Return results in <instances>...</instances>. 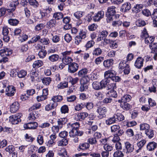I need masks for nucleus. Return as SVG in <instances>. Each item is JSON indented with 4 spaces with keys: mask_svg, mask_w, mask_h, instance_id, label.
<instances>
[{
    "mask_svg": "<svg viewBox=\"0 0 157 157\" xmlns=\"http://www.w3.org/2000/svg\"><path fill=\"white\" fill-rule=\"evenodd\" d=\"M144 59L141 57L138 58L135 63V66L138 69L141 68L143 66Z\"/></svg>",
    "mask_w": 157,
    "mask_h": 157,
    "instance_id": "nucleus-15",
    "label": "nucleus"
},
{
    "mask_svg": "<svg viewBox=\"0 0 157 157\" xmlns=\"http://www.w3.org/2000/svg\"><path fill=\"white\" fill-rule=\"evenodd\" d=\"M146 142V141L143 139L137 143V145L139 147V149L136 151L137 153H138L140 151L141 149L142 148L145 144Z\"/></svg>",
    "mask_w": 157,
    "mask_h": 157,
    "instance_id": "nucleus-32",
    "label": "nucleus"
},
{
    "mask_svg": "<svg viewBox=\"0 0 157 157\" xmlns=\"http://www.w3.org/2000/svg\"><path fill=\"white\" fill-rule=\"evenodd\" d=\"M136 24L138 26H143L146 25L145 22L141 19H138L136 22Z\"/></svg>",
    "mask_w": 157,
    "mask_h": 157,
    "instance_id": "nucleus-57",
    "label": "nucleus"
},
{
    "mask_svg": "<svg viewBox=\"0 0 157 157\" xmlns=\"http://www.w3.org/2000/svg\"><path fill=\"white\" fill-rule=\"evenodd\" d=\"M148 34L147 33L146 29L144 28L141 32V37L142 38L144 39L145 38L148 37Z\"/></svg>",
    "mask_w": 157,
    "mask_h": 157,
    "instance_id": "nucleus-60",
    "label": "nucleus"
},
{
    "mask_svg": "<svg viewBox=\"0 0 157 157\" xmlns=\"http://www.w3.org/2000/svg\"><path fill=\"white\" fill-rule=\"evenodd\" d=\"M79 65L76 63H72L68 66V71L69 72L74 73L77 71Z\"/></svg>",
    "mask_w": 157,
    "mask_h": 157,
    "instance_id": "nucleus-8",
    "label": "nucleus"
},
{
    "mask_svg": "<svg viewBox=\"0 0 157 157\" xmlns=\"http://www.w3.org/2000/svg\"><path fill=\"white\" fill-rule=\"evenodd\" d=\"M88 71L87 68H84L79 71L78 73V75L79 77H84L85 76H88L87 75Z\"/></svg>",
    "mask_w": 157,
    "mask_h": 157,
    "instance_id": "nucleus-28",
    "label": "nucleus"
},
{
    "mask_svg": "<svg viewBox=\"0 0 157 157\" xmlns=\"http://www.w3.org/2000/svg\"><path fill=\"white\" fill-rule=\"evenodd\" d=\"M116 73L114 70H109L105 72V77L109 78L115 82H119L121 80V78L118 76H116Z\"/></svg>",
    "mask_w": 157,
    "mask_h": 157,
    "instance_id": "nucleus-1",
    "label": "nucleus"
},
{
    "mask_svg": "<svg viewBox=\"0 0 157 157\" xmlns=\"http://www.w3.org/2000/svg\"><path fill=\"white\" fill-rule=\"evenodd\" d=\"M68 143L67 139L64 138L59 140L58 142V145L59 146H64L66 145Z\"/></svg>",
    "mask_w": 157,
    "mask_h": 157,
    "instance_id": "nucleus-40",
    "label": "nucleus"
},
{
    "mask_svg": "<svg viewBox=\"0 0 157 157\" xmlns=\"http://www.w3.org/2000/svg\"><path fill=\"white\" fill-rule=\"evenodd\" d=\"M113 60L112 59L105 60L103 62V65L105 67L109 68L113 64Z\"/></svg>",
    "mask_w": 157,
    "mask_h": 157,
    "instance_id": "nucleus-31",
    "label": "nucleus"
},
{
    "mask_svg": "<svg viewBox=\"0 0 157 157\" xmlns=\"http://www.w3.org/2000/svg\"><path fill=\"white\" fill-rule=\"evenodd\" d=\"M121 106L123 109L128 110L132 108V106L127 102H120Z\"/></svg>",
    "mask_w": 157,
    "mask_h": 157,
    "instance_id": "nucleus-34",
    "label": "nucleus"
},
{
    "mask_svg": "<svg viewBox=\"0 0 157 157\" xmlns=\"http://www.w3.org/2000/svg\"><path fill=\"white\" fill-rule=\"evenodd\" d=\"M115 8V7L114 6L108 7L107 10V12L106 14L107 17L106 20L108 23H109L113 20V17L116 13Z\"/></svg>",
    "mask_w": 157,
    "mask_h": 157,
    "instance_id": "nucleus-2",
    "label": "nucleus"
},
{
    "mask_svg": "<svg viewBox=\"0 0 157 157\" xmlns=\"http://www.w3.org/2000/svg\"><path fill=\"white\" fill-rule=\"evenodd\" d=\"M88 113L86 112L78 113L75 116V118L79 121L84 120L88 116Z\"/></svg>",
    "mask_w": 157,
    "mask_h": 157,
    "instance_id": "nucleus-19",
    "label": "nucleus"
},
{
    "mask_svg": "<svg viewBox=\"0 0 157 157\" xmlns=\"http://www.w3.org/2000/svg\"><path fill=\"white\" fill-rule=\"evenodd\" d=\"M38 112L36 110H33L29 114L28 117V119L29 121H34L38 117Z\"/></svg>",
    "mask_w": 157,
    "mask_h": 157,
    "instance_id": "nucleus-21",
    "label": "nucleus"
},
{
    "mask_svg": "<svg viewBox=\"0 0 157 157\" xmlns=\"http://www.w3.org/2000/svg\"><path fill=\"white\" fill-rule=\"evenodd\" d=\"M27 75V72L24 70H21L17 72V76L19 78L24 77Z\"/></svg>",
    "mask_w": 157,
    "mask_h": 157,
    "instance_id": "nucleus-53",
    "label": "nucleus"
},
{
    "mask_svg": "<svg viewBox=\"0 0 157 157\" xmlns=\"http://www.w3.org/2000/svg\"><path fill=\"white\" fill-rule=\"evenodd\" d=\"M104 12L103 11H98L93 17V20L95 22L99 21L104 16Z\"/></svg>",
    "mask_w": 157,
    "mask_h": 157,
    "instance_id": "nucleus-11",
    "label": "nucleus"
},
{
    "mask_svg": "<svg viewBox=\"0 0 157 157\" xmlns=\"http://www.w3.org/2000/svg\"><path fill=\"white\" fill-rule=\"evenodd\" d=\"M28 2L31 6H33L34 7H38L39 5L38 2L36 0H29Z\"/></svg>",
    "mask_w": 157,
    "mask_h": 157,
    "instance_id": "nucleus-56",
    "label": "nucleus"
},
{
    "mask_svg": "<svg viewBox=\"0 0 157 157\" xmlns=\"http://www.w3.org/2000/svg\"><path fill=\"white\" fill-rule=\"evenodd\" d=\"M95 42L93 40H90L87 42L85 47L87 48H90L94 44Z\"/></svg>",
    "mask_w": 157,
    "mask_h": 157,
    "instance_id": "nucleus-63",
    "label": "nucleus"
},
{
    "mask_svg": "<svg viewBox=\"0 0 157 157\" xmlns=\"http://www.w3.org/2000/svg\"><path fill=\"white\" fill-rule=\"evenodd\" d=\"M92 85L93 88L96 90H98L101 89L100 82H93Z\"/></svg>",
    "mask_w": 157,
    "mask_h": 157,
    "instance_id": "nucleus-50",
    "label": "nucleus"
},
{
    "mask_svg": "<svg viewBox=\"0 0 157 157\" xmlns=\"http://www.w3.org/2000/svg\"><path fill=\"white\" fill-rule=\"evenodd\" d=\"M63 14L61 12H56L53 14V17L54 19L59 20L63 18Z\"/></svg>",
    "mask_w": 157,
    "mask_h": 157,
    "instance_id": "nucleus-35",
    "label": "nucleus"
},
{
    "mask_svg": "<svg viewBox=\"0 0 157 157\" xmlns=\"http://www.w3.org/2000/svg\"><path fill=\"white\" fill-rule=\"evenodd\" d=\"M8 22L11 25H16L18 24L19 21L17 19L11 18L8 20Z\"/></svg>",
    "mask_w": 157,
    "mask_h": 157,
    "instance_id": "nucleus-54",
    "label": "nucleus"
},
{
    "mask_svg": "<svg viewBox=\"0 0 157 157\" xmlns=\"http://www.w3.org/2000/svg\"><path fill=\"white\" fill-rule=\"evenodd\" d=\"M58 154L61 157H67V151L64 149L61 150L58 152Z\"/></svg>",
    "mask_w": 157,
    "mask_h": 157,
    "instance_id": "nucleus-52",
    "label": "nucleus"
},
{
    "mask_svg": "<svg viewBox=\"0 0 157 157\" xmlns=\"http://www.w3.org/2000/svg\"><path fill=\"white\" fill-rule=\"evenodd\" d=\"M128 66H129L128 64L126 61L124 60H122L120 63L119 67V69H122Z\"/></svg>",
    "mask_w": 157,
    "mask_h": 157,
    "instance_id": "nucleus-44",
    "label": "nucleus"
},
{
    "mask_svg": "<svg viewBox=\"0 0 157 157\" xmlns=\"http://www.w3.org/2000/svg\"><path fill=\"white\" fill-rule=\"evenodd\" d=\"M116 121V116H115L112 117L108 118L105 121V123L107 125H110L114 123Z\"/></svg>",
    "mask_w": 157,
    "mask_h": 157,
    "instance_id": "nucleus-36",
    "label": "nucleus"
},
{
    "mask_svg": "<svg viewBox=\"0 0 157 157\" xmlns=\"http://www.w3.org/2000/svg\"><path fill=\"white\" fill-rule=\"evenodd\" d=\"M67 121V119L66 118H60L58 119L57 122L60 128L62 127L63 125L65 124Z\"/></svg>",
    "mask_w": 157,
    "mask_h": 157,
    "instance_id": "nucleus-33",
    "label": "nucleus"
},
{
    "mask_svg": "<svg viewBox=\"0 0 157 157\" xmlns=\"http://www.w3.org/2000/svg\"><path fill=\"white\" fill-rule=\"evenodd\" d=\"M12 53V51L10 48H4L0 50V54L1 56H9Z\"/></svg>",
    "mask_w": 157,
    "mask_h": 157,
    "instance_id": "nucleus-16",
    "label": "nucleus"
},
{
    "mask_svg": "<svg viewBox=\"0 0 157 157\" xmlns=\"http://www.w3.org/2000/svg\"><path fill=\"white\" fill-rule=\"evenodd\" d=\"M73 61V59L70 56L63 57L62 58L63 63L66 65H69Z\"/></svg>",
    "mask_w": 157,
    "mask_h": 157,
    "instance_id": "nucleus-26",
    "label": "nucleus"
},
{
    "mask_svg": "<svg viewBox=\"0 0 157 157\" xmlns=\"http://www.w3.org/2000/svg\"><path fill=\"white\" fill-rule=\"evenodd\" d=\"M157 144L154 142H149L147 145V148L149 151H152L154 150L156 148Z\"/></svg>",
    "mask_w": 157,
    "mask_h": 157,
    "instance_id": "nucleus-25",
    "label": "nucleus"
},
{
    "mask_svg": "<svg viewBox=\"0 0 157 157\" xmlns=\"http://www.w3.org/2000/svg\"><path fill=\"white\" fill-rule=\"evenodd\" d=\"M90 78L88 76H85L82 78L80 80V84H89Z\"/></svg>",
    "mask_w": 157,
    "mask_h": 157,
    "instance_id": "nucleus-41",
    "label": "nucleus"
},
{
    "mask_svg": "<svg viewBox=\"0 0 157 157\" xmlns=\"http://www.w3.org/2000/svg\"><path fill=\"white\" fill-rule=\"evenodd\" d=\"M3 87L5 88L6 94L8 96H12L15 94L16 90L15 87L12 86H10L8 84H3Z\"/></svg>",
    "mask_w": 157,
    "mask_h": 157,
    "instance_id": "nucleus-5",
    "label": "nucleus"
},
{
    "mask_svg": "<svg viewBox=\"0 0 157 157\" xmlns=\"http://www.w3.org/2000/svg\"><path fill=\"white\" fill-rule=\"evenodd\" d=\"M84 13V12L82 11H77L74 13V15L76 18L79 19L82 17Z\"/></svg>",
    "mask_w": 157,
    "mask_h": 157,
    "instance_id": "nucleus-59",
    "label": "nucleus"
},
{
    "mask_svg": "<svg viewBox=\"0 0 157 157\" xmlns=\"http://www.w3.org/2000/svg\"><path fill=\"white\" fill-rule=\"evenodd\" d=\"M69 132V136L71 137H75L77 136H81L83 134V132L78 130L71 129Z\"/></svg>",
    "mask_w": 157,
    "mask_h": 157,
    "instance_id": "nucleus-14",
    "label": "nucleus"
},
{
    "mask_svg": "<svg viewBox=\"0 0 157 157\" xmlns=\"http://www.w3.org/2000/svg\"><path fill=\"white\" fill-rule=\"evenodd\" d=\"M15 150L14 147L12 145L8 146L5 149L6 151L9 152L10 154L12 153Z\"/></svg>",
    "mask_w": 157,
    "mask_h": 157,
    "instance_id": "nucleus-55",
    "label": "nucleus"
},
{
    "mask_svg": "<svg viewBox=\"0 0 157 157\" xmlns=\"http://www.w3.org/2000/svg\"><path fill=\"white\" fill-rule=\"evenodd\" d=\"M67 128L69 130L75 129L78 130V128L79 127V124L77 122L72 124L69 123L67 124Z\"/></svg>",
    "mask_w": 157,
    "mask_h": 157,
    "instance_id": "nucleus-23",
    "label": "nucleus"
},
{
    "mask_svg": "<svg viewBox=\"0 0 157 157\" xmlns=\"http://www.w3.org/2000/svg\"><path fill=\"white\" fill-rule=\"evenodd\" d=\"M60 111L62 113L65 114L67 113L69 111V109L67 105H64L60 108Z\"/></svg>",
    "mask_w": 157,
    "mask_h": 157,
    "instance_id": "nucleus-58",
    "label": "nucleus"
},
{
    "mask_svg": "<svg viewBox=\"0 0 157 157\" xmlns=\"http://www.w3.org/2000/svg\"><path fill=\"white\" fill-rule=\"evenodd\" d=\"M143 7L142 4H137L132 8V11L136 13H138L140 11V10Z\"/></svg>",
    "mask_w": 157,
    "mask_h": 157,
    "instance_id": "nucleus-45",
    "label": "nucleus"
},
{
    "mask_svg": "<svg viewBox=\"0 0 157 157\" xmlns=\"http://www.w3.org/2000/svg\"><path fill=\"white\" fill-rule=\"evenodd\" d=\"M124 147H122V150L128 157L131 155L134 149V146L129 142L127 141L124 143Z\"/></svg>",
    "mask_w": 157,
    "mask_h": 157,
    "instance_id": "nucleus-3",
    "label": "nucleus"
},
{
    "mask_svg": "<svg viewBox=\"0 0 157 157\" xmlns=\"http://www.w3.org/2000/svg\"><path fill=\"white\" fill-rule=\"evenodd\" d=\"M63 100V97L61 95L54 96L52 98V100L53 102H56L61 101Z\"/></svg>",
    "mask_w": 157,
    "mask_h": 157,
    "instance_id": "nucleus-39",
    "label": "nucleus"
},
{
    "mask_svg": "<svg viewBox=\"0 0 157 157\" xmlns=\"http://www.w3.org/2000/svg\"><path fill=\"white\" fill-rule=\"evenodd\" d=\"M115 116H116L117 121H121L124 119V116L121 113H117Z\"/></svg>",
    "mask_w": 157,
    "mask_h": 157,
    "instance_id": "nucleus-47",
    "label": "nucleus"
},
{
    "mask_svg": "<svg viewBox=\"0 0 157 157\" xmlns=\"http://www.w3.org/2000/svg\"><path fill=\"white\" fill-rule=\"evenodd\" d=\"M43 83L46 86L48 85L52 81L51 78L49 77H44L42 79Z\"/></svg>",
    "mask_w": 157,
    "mask_h": 157,
    "instance_id": "nucleus-43",
    "label": "nucleus"
},
{
    "mask_svg": "<svg viewBox=\"0 0 157 157\" xmlns=\"http://www.w3.org/2000/svg\"><path fill=\"white\" fill-rule=\"evenodd\" d=\"M107 94L109 95V97L116 98L117 96V94L116 91L114 90H111L109 91Z\"/></svg>",
    "mask_w": 157,
    "mask_h": 157,
    "instance_id": "nucleus-48",
    "label": "nucleus"
},
{
    "mask_svg": "<svg viewBox=\"0 0 157 157\" xmlns=\"http://www.w3.org/2000/svg\"><path fill=\"white\" fill-rule=\"evenodd\" d=\"M90 147V144L88 143L85 142L80 143L78 146L77 150L79 151L81 150H85L88 149Z\"/></svg>",
    "mask_w": 157,
    "mask_h": 157,
    "instance_id": "nucleus-20",
    "label": "nucleus"
},
{
    "mask_svg": "<svg viewBox=\"0 0 157 157\" xmlns=\"http://www.w3.org/2000/svg\"><path fill=\"white\" fill-rule=\"evenodd\" d=\"M102 53L101 49L99 48H95L93 51L92 53L94 55L98 56L100 55Z\"/></svg>",
    "mask_w": 157,
    "mask_h": 157,
    "instance_id": "nucleus-46",
    "label": "nucleus"
},
{
    "mask_svg": "<svg viewBox=\"0 0 157 157\" xmlns=\"http://www.w3.org/2000/svg\"><path fill=\"white\" fill-rule=\"evenodd\" d=\"M47 54V52L44 49L40 50L39 52L38 55L40 58H44L45 57Z\"/></svg>",
    "mask_w": 157,
    "mask_h": 157,
    "instance_id": "nucleus-51",
    "label": "nucleus"
},
{
    "mask_svg": "<svg viewBox=\"0 0 157 157\" xmlns=\"http://www.w3.org/2000/svg\"><path fill=\"white\" fill-rule=\"evenodd\" d=\"M109 78L105 77V78L103 79L100 82L101 85L100 87H101V89L105 88L107 86H108V84H109L110 82V80Z\"/></svg>",
    "mask_w": 157,
    "mask_h": 157,
    "instance_id": "nucleus-27",
    "label": "nucleus"
},
{
    "mask_svg": "<svg viewBox=\"0 0 157 157\" xmlns=\"http://www.w3.org/2000/svg\"><path fill=\"white\" fill-rule=\"evenodd\" d=\"M58 104L56 102H53L52 101L49 104L47 105L45 107V109L47 111L56 108Z\"/></svg>",
    "mask_w": 157,
    "mask_h": 157,
    "instance_id": "nucleus-29",
    "label": "nucleus"
},
{
    "mask_svg": "<svg viewBox=\"0 0 157 157\" xmlns=\"http://www.w3.org/2000/svg\"><path fill=\"white\" fill-rule=\"evenodd\" d=\"M115 148L117 150L113 154V157H124V153L122 150V146L121 143H118L115 144Z\"/></svg>",
    "mask_w": 157,
    "mask_h": 157,
    "instance_id": "nucleus-4",
    "label": "nucleus"
},
{
    "mask_svg": "<svg viewBox=\"0 0 157 157\" xmlns=\"http://www.w3.org/2000/svg\"><path fill=\"white\" fill-rule=\"evenodd\" d=\"M131 4L129 2H126L123 4L121 8V11L123 12H126L131 9Z\"/></svg>",
    "mask_w": 157,
    "mask_h": 157,
    "instance_id": "nucleus-17",
    "label": "nucleus"
},
{
    "mask_svg": "<svg viewBox=\"0 0 157 157\" xmlns=\"http://www.w3.org/2000/svg\"><path fill=\"white\" fill-rule=\"evenodd\" d=\"M140 128L141 130L145 131V132L150 129V126L148 124L144 123L140 124Z\"/></svg>",
    "mask_w": 157,
    "mask_h": 157,
    "instance_id": "nucleus-38",
    "label": "nucleus"
},
{
    "mask_svg": "<svg viewBox=\"0 0 157 157\" xmlns=\"http://www.w3.org/2000/svg\"><path fill=\"white\" fill-rule=\"evenodd\" d=\"M41 106V104L40 103L35 104L33 105L29 109L30 111L34 110L35 109H37L40 108Z\"/></svg>",
    "mask_w": 157,
    "mask_h": 157,
    "instance_id": "nucleus-61",
    "label": "nucleus"
},
{
    "mask_svg": "<svg viewBox=\"0 0 157 157\" xmlns=\"http://www.w3.org/2000/svg\"><path fill=\"white\" fill-rule=\"evenodd\" d=\"M56 23V21L55 19H51L47 22L46 25L48 29H51L55 27Z\"/></svg>",
    "mask_w": 157,
    "mask_h": 157,
    "instance_id": "nucleus-24",
    "label": "nucleus"
},
{
    "mask_svg": "<svg viewBox=\"0 0 157 157\" xmlns=\"http://www.w3.org/2000/svg\"><path fill=\"white\" fill-rule=\"evenodd\" d=\"M19 4L18 1L11 2L9 5V10L11 12L14 11L16 9L17 6Z\"/></svg>",
    "mask_w": 157,
    "mask_h": 157,
    "instance_id": "nucleus-22",
    "label": "nucleus"
},
{
    "mask_svg": "<svg viewBox=\"0 0 157 157\" xmlns=\"http://www.w3.org/2000/svg\"><path fill=\"white\" fill-rule=\"evenodd\" d=\"M10 30V29L7 26H4L3 28L2 31V34L3 35V39L6 42H7L10 40V38L8 35L9 31Z\"/></svg>",
    "mask_w": 157,
    "mask_h": 157,
    "instance_id": "nucleus-9",
    "label": "nucleus"
},
{
    "mask_svg": "<svg viewBox=\"0 0 157 157\" xmlns=\"http://www.w3.org/2000/svg\"><path fill=\"white\" fill-rule=\"evenodd\" d=\"M38 76L37 73L35 71L33 70L31 71L30 73V76L31 79V81L33 82L35 78L37 77Z\"/></svg>",
    "mask_w": 157,
    "mask_h": 157,
    "instance_id": "nucleus-49",
    "label": "nucleus"
},
{
    "mask_svg": "<svg viewBox=\"0 0 157 157\" xmlns=\"http://www.w3.org/2000/svg\"><path fill=\"white\" fill-rule=\"evenodd\" d=\"M108 109L107 108L103 106H99L97 107L96 112L99 114L98 117L100 118L105 117L106 116Z\"/></svg>",
    "mask_w": 157,
    "mask_h": 157,
    "instance_id": "nucleus-7",
    "label": "nucleus"
},
{
    "mask_svg": "<svg viewBox=\"0 0 157 157\" xmlns=\"http://www.w3.org/2000/svg\"><path fill=\"white\" fill-rule=\"evenodd\" d=\"M145 134L149 139H152L154 137V132L151 129H149L145 132Z\"/></svg>",
    "mask_w": 157,
    "mask_h": 157,
    "instance_id": "nucleus-42",
    "label": "nucleus"
},
{
    "mask_svg": "<svg viewBox=\"0 0 157 157\" xmlns=\"http://www.w3.org/2000/svg\"><path fill=\"white\" fill-rule=\"evenodd\" d=\"M43 64V63L42 61L37 60L34 62L33 65V66L34 68H37L42 66Z\"/></svg>",
    "mask_w": 157,
    "mask_h": 157,
    "instance_id": "nucleus-37",
    "label": "nucleus"
},
{
    "mask_svg": "<svg viewBox=\"0 0 157 157\" xmlns=\"http://www.w3.org/2000/svg\"><path fill=\"white\" fill-rule=\"evenodd\" d=\"M131 96L129 95H126L122 97L121 99H119L118 101L119 102H127L129 101L131 99Z\"/></svg>",
    "mask_w": 157,
    "mask_h": 157,
    "instance_id": "nucleus-30",
    "label": "nucleus"
},
{
    "mask_svg": "<svg viewBox=\"0 0 157 157\" xmlns=\"http://www.w3.org/2000/svg\"><path fill=\"white\" fill-rule=\"evenodd\" d=\"M19 108V105L17 102L13 103L10 106V111L12 113H14L18 110Z\"/></svg>",
    "mask_w": 157,
    "mask_h": 157,
    "instance_id": "nucleus-18",
    "label": "nucleus"
},
{
    "mask_svg": "<svg viewBox=\"0 0 157 157\" xmlns=\"http://www.w3.org/2000/svg\"><path fill=\"white\" fill-rule=\"evenodd\" d=\"M85 107V103H81L77 104L75 107V109L76 111H79Z\"/></svg>",
    "mask_w": 157,
    "mask_h": 157,
    "instance_id": "nucleus-64",
    "label": "nucleus"
},
{
    "mask_svg": "<svg viewBox=\"0 0 157 157\" xmlns=\"http://www.w3.org/2000/svg\"><path fill=\"white\" fill-rule=\"evenodd\" d=\"M103 147L105 151H108V152L111 151L113 149V147L112 146L108 144L104 145Z\"/></svg>",
    "mask_w": 157,
    "mask_h": 157,
    "instance_id": "nucleus-62",
    "label": "nucleus"
},
{
    "mask_svg": "<svg viewBox=\"0 0 157 157\" xmlns=\"http://www.w3.org/2000/svg\"><path fill=\"white\" fill-rule=\"evenodd\" d=\"M48 94V89H44L42 90V95L40 96H38L36 98L38 101H40L44 100L46 98Z\"/></svg>",
    "mask_w": 157,
    "mask_h": 157,
    "instance_id": "nucleus-12",
    "label": "nucleus"
},
{
    "mask_svg": "<svg viewBox=\"0 0 157 157\" xmlns=\"http://www.w3.org/2000/svg\"><path fill=\"white\" fill-rule=\"evenodd\" d=\"M38 124L36 122H32L27 124H25L24 125V127L25 129H34L38 127Z\"/></svg>",
    "mask_w": 157,
    "mask_h": 157,
    "instance_id": "nucleus-10",
    "label": "nucleus"
},
{
    "mask_svg": "<svg viewBox=\"0 0 157 157\" xmlns=\"http://www.w3.org/2000/svg\"><path fill=\"white\" fill-rule=\"evenodd\" d=\"M61 59L59 56L57 54H52L49 56L48 59L51 62H56Z\"/></svg>",
    "mask_w": 157,
    "mask_h": 157,
    "instance_id": "nucleus-13",
    "label": "nucleus"
},
{
    "mask_svg": "<svg viewBox=\"0 0 157 157\" xmlns=\"http://www.w3.org/2000/svg\"><path fill=\"white\" fill-rule=\"evenodd\" d=\"M22 116L21 113H17L10 116L9 117V120L12 124H17L21 122V118Z\"/></svg>",
    "mask_w": 157,
    "mask_h": 157,
    "instance_id": "nucleus-6",
    "label": "nucleus"
}]
</instances>
